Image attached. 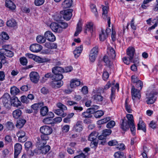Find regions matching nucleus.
<instances>
[{
	"mask_svg": "<svg viewBox=\"0 0 158 158\" xmlns=\"http://www.w3.org/2000/svg\"><path fill=\"white\" fill-rule=\"evenodd\" d=\"M98 135V132L94 131L91 133L89 136L88 139L91 141L90 146L92 148H95L97 146L98 142L96 141V139Z\"/></svg>",
	"mask_w": 158,
	"mask_h": 158,
	"instance_id": "f257e3e1",
	"label": "nucleus"
},
{
	"mask_svg": "<svg viewBox=\"0 0 158 158\" xmlns=\"http://www.w3.org/2000/svg\"><path fill=\"white\" fill-rule=\"evenodd\" d=\"M73 11V10L72 9L61 11L60 12V17L56 20L57 21L61 20L62 17L63 16L64 19L66 20H69L72 15V12Z\"/></svg>",
	"mask_w": 158,
	"mask_h": 158,
	"instance_id": "f03ea898",
	"label": "nucleus"
},
{
	"mask_svg": "<svg viewBox=\"0 0 158 158\" xmlns=\"http://www.w3.org/2000/svg\"><path fill=\"white\" fill-rule=\"evenodd\" d=\"M2 104L6 108H10L12 105L11 98L8 94H5L1 98Z\"/></svg>",
	"mask_w": 158,
	"mask_h": 158,
	"instance_id": "7ed1b4c3",
	"label": "nucleus"
},
{
	"mask_svg": "<svg viewBox=\"0 0 158 158\" xmlns=\"http://www.w3.org/2000/svg\"><path fill=\"white\" fill-rule=\"evenodd\" d=\"M104 92L103 88L99 89L96 91L94 92L93 93V95L92 97V98L97 102L102 101L103 100V98L101 95V93H103Z\"/></svg>",
	"mask_w": 158,
	"mask_h": 158,
	"instance_id": "20e7f679",
	"label": "nucleus"
},
{
	"mask_svg": "<svg viewBox=\"0 0 158 158\" xmlns=\"http://www.w3.org/2000/svg\"><path fill=\"white\" fill-rule=\"evenodd\" d=\"M132 98L134 102L140 99L141 94L140 90L135 88L134 86H132L131 89Z\"/></svg>",
	"mask_w": 158,
	"mask_h": 158,
	"instance_id": "39448f33",
	"label": "nucleus"
},
{
	"mask_svg": "<svg viewBox=\"0 0 158 158\" xmlns=\"http://www.w3.org/2000/svg\"><path fill=\"white\" fill-rule=\"evenodd\" d=\"M57 106L60 109L54 110V112L58 115L62 116L63 117L65 116L66 114L64 113V110H66L67 108L66 106L61 103H58L57 104Z\"/></svg>",
	"mask_w": 158,
	"mask_h": 158,
	"instance_id": "423d86ee",
	"label": "nucleus"
},
{
	"mask_svg": "<svg viewBox=\"0 0 158 158\" xmlns=\"http://www.w3.org/2000/svg\"><path fill=\"white\" fill-rule=\"evenodd\" d=\"M157 93L156 91H152L149 94H146V98L148 99L146 102L148 104H152L154 103L155 101V99L153 98L154 96L156 95Z\"/></svg>",
	"mask_w": 158,
	"mask_h": 158,
	"instance_id": "0eeeda50",
	"label": "nucleus"
},
{
	"mask_svg": "<svg viewBox=\"0 0 158 158\" xmlns=\"http://www.w3.org/2000/svg\"><path fill=\"white\" fill-rule=\"evenodd\" d=\"M40 131L42 134L49 135L52 132V129L50 127L45 125L41 127Z\"/></svg>",
	"mask_w": 158,
	"mask_h": 158,
	"instance_id": "6e6552de",
	"label": "nucleus"
},
{
	"mask_svg": "<svg viewBox=\"0 0 158 158\" xmlns=\"http://www.w3.org/2000/svg\"><path fill=\"white\" fill-rule=\"evenodd\" d=\"M108 8L106 6H104L102 8L103 13L102 14V17L105 20H107L109 27H110V18L109 16L107 15Z\"/></svg>",
	"mask_w": 158,
	"mask_h": 158,
	"instance_id": "1a4fd4ad",
	"label": "nucleus"
},
{
	"mask_svg": "<svg viewBox=\"0 0 158 158\" xmlns=\"http://www.w3.org/2000/svg\"><path fill=\"white\" fill-rule=\"evenodd\" d=\"M30 77L31 81L33 82L36 83L39 81L40 76L36 72H32L30 74Z\"/></svg>",
	"mask_w": 158,
	"mask_h": 158,
	"instance_id": "9d476101",
	"label": "nucleus"
},
{
	"mask_svg": "<svg viewBox=\"0 0 158 158\" xmlns=\"http://www.w3.org/2000/svg\"><path fill=\"white\" fill-rule=\"evenodd\" d=\"M135 50V48L133 47H129L127 50V58L131 61L134 58Z\"/></svg>",
	"mask_w": 158,
	"mask_h": 158,
	"instance_id": "9b49d317",
	"label": "nucleus"
},
{
	"mask_svg": "<svg viewBox=\"0 0 158 158\" xmlns=\"http://www.w3.org/2000/svg\"><path fill=\"white\" fill-rule=\"evenodd\" d=\"M46 39L49 41L53 42L56 40V37L50 31H46L44 34Z\"/></svg>",
	"mask_w": 158,
	"mask_h": 158,
	"instance_id": "f8f14e48",
	"label": "nucleus"
},
{
	"mask_svg": "<svg viewBox=\"0 0 158 158\" xmlns=\"http://www.w3.org/2000/svg\"><path fill=\"white\" fill-rule=\"evenodd\" d=\"M42 46L38 44H34L30 46V50L34 52H37L40 51L42 49Z\"/></svg>",
	"mask_w": 158,
	"mask_h": 158,
	"instance_id": "ddd939ff",
	"label": "nucleus"
},
{
	"mask_svg": "<svg viewBox=\"0 0 158 158\" xmlns=\"http://www.w3.org/2000/svg\"><path fill=\"white\" fill-rule=\"evenodd\" d=\"M82 122L81 121L77 122L76 124L74 126L73 130L76 132H80L83 129Z\"/></svg>",
	"mask_w": 158,
	"mask_h": 158,
	"instance_id": "4468645a",
	"label": "nucleus"
},
{
	"mask_svg": "<svg viewBox=\"0 0 158 158\" xmlns=\"http://www.w3.org/2000/svg\"><path fill=\"white\" fill-rule=\"evenodd\" d=\"M52 30L55 32L60 33L62 31V29L57 23H53L50 25Z\"/></svg>",
	"mask_w": 158,
	"mask_h": 158,
	"instance_id": "2eb2a0df",
	"label": "nucleus"
},
{
	"mask_svg": "<svg viewBox=\"0 0 158 158\" xmlns=\"http://www.w3.org/2000/svg\"><path fill=\"white\" fill-rule=\"evenodd\" d=\"M22 148V145L19 143H17L15 145L14 158H17L21 152Z\"/></svg>",
	"mask_w": 158,
	"mask_h": 158,
	"instance_id": "dca6fc26",
	"label": "nucleus"
},
{
	"mask_svg": "<svg viewBox=\"0 0 158 158\" xmlns=\"http://www.w3.org/2000/svg\"><path fill=\"white\" fill-rule=\"evenodd\" d=\"M63 84V82L61 81L53 80L50 83V85L53 88H60Z\"/></svg>",
	"mask_w": 158,
	"mask_h": 158,
	"instance_id": "f3484780",
	"label": "nucleus"
},
{
	"mask_svg": "<svg viewBox=\"0 0 158 158\" xmlns=\"http://www.w3.org/2000/svg\"><path fill=\"white\" fill-rule=\"evenodd\" d=\"M48 135L43 134L41 135H40L41 139H40V138L38 139V143L39 144H43V145L45 144L46 143V141L49 139Z\"/></svg>",
	"mask_w": 158,
	"mask_h": 158,
	"instance_id": "a211bd4d",
	"label": "nucleus"
},
{
	"mask_svg": "<svg viewBox=\"0 0 158 158\" xmlns=\"http://www.w3.org/2000/svg\"><path fill=\"white\" fill-rule=\"evenodd\" d=\"M11 103L12 105L18 107L21 106V103L16 97H13L11 98Z\"/></svg>",
	"mask_w": 158,
	"mask_h": 158,
	"instance_id": "6ab92c4d",
	"label": "nucleus"
},
{
	"mask_svg": "<svg viewBox=\"0 0 158 158\" xmlns=\"http://www.w3.org/2000/svg\"><path fill=\"white\" fill-rule=\"evenodd\" d=\"M72 0H65L61 4L62 7L64 9L70 8L72 5Z\"/></svg>",
	"mask_w": 158,
	"mask_h": 158,
	"instance_id": "aec40b11",
	"label": "nucleus"
},
{
	"mask_svg": "<svg viewBox=\"0 0 158 158\" xmlns=\"http://www.w3.org/2000/svg\"><path fill=\"white\" fill-rule=\"evenodd\" d=\"M137 129L138 130H142L145 132H146V130L145 125L141 118H139V123L138 124Z\"/></svg>",
	"mask_w": 158,
	"mask_h": 158,
	"instance_id": "412c9836",
	"label": "nucleus"
},
{
	"mask_svg": "<svg viewBox=\"0 0 158 158\" xmlns=\"http://www.w3.org/2000/svg\"><path fill=\"white\" fill-rule=\"evenodd\" d=\"M82 49L83 46L82 45H80L76 48L73 51V54L75 58H77L80 56Z\"/></svg>",
	"mask_w": 158,
	"mask_h": 158,
	"instance_id": "4be33fe9",
	"label": "nucleus"
},
{
	"mask_svg": "<svg viewBox=\"0 0 158 158\" xmlns=\"http://www.w3.org/2000/svg\"><path fill=\"white\" fill-rule=\"evenodd\" d=\"M80 81L78 79H72L70 82V86L71 88H74L79 86L80 84Z\"/></svg>",
	"mask_w": 158,
	"mask_h": 158,
	"instance_id": "5701e85b",
	"label": "nucleus"
},
{
	"mask_svg": "<svg viewBox=\"0 0 158 158\" xmlns=\"http://www.w3.org/2000/svg\"><path fill=\"white\" fill-rule=\"evenodd\" d=\"M103 60L106 64V65L110 68L112 69L113 68V64L110 59H109L108 57L106 56H105L103 57Z\"/></svg>",
	"mask_w": 158,
	"mask_h": 158,
	"instance_id": "b1692460",
	"label": "nucleus"
},
{
	"mask_svg": "<svg viewBox=\"0 0 158 158\" xmlns=\"http://www.w3.org/2000/svg\"><path fill=\"white\" fill-rule=\"evenodd\" d=\"M6 6L11 10H14L16 8L15 5L10 0H6Z\"/></svg>",
	"mask_w": 158,
	"mask_h": 158,
	"instance_id": "393cba45",
	"label": "nucleus"
},
{
	"mask_svg": "<svg viewBox=\"0 0 158 158\" xmlns=\"http://www.w3.org/2000/svg\"><path fill=\"white\" fill-rule=\"evenodd\" d=\"M108 55L110 59H114L116 56L115 53L114 49L111 48L109 47L107 52Z\"/></svg>",
	"mask_w": 158,
	"mask_h": 158,
	"instance_id": "a878e982",
	"label": "nucleus"
},
{
	"mask_svg": "<svg viewBox=\"0 0 158 158\" xmlns=\"http://www.w3.org/2000/svg\"><path fill=\"white\" fill-rule=\"evenodd\" d=\"M9 38V36L6 32H2V37L0 38V44H2L5 42V40H8Z\"/></svg>",
	"mask_w": 158,
	"mask_h": 158,
	"instance_id": "bb28decb",
	"label": "nucleus"
},
{
	"mask_svg": "<svg viewBox=\"0 0 158 158\" xmlns=\"http://www.w3.org/2000/svg\"><path fill=\"white\" fill-rule=\"evenodd\" d=\"M52 73L54 74L61 73L64 72V69L60 67H55L52 69Z\"/></svg>",
	"mask_w": 158,
	"mask_h": 158,
	"instance_id": "cd10ccee",
	"label": "nucleus"
},
{
	"mask_svg": "<svg viewBox=\"0 0 158 158\" xmlns=\"http://www.w3.org/2000/svg\"><path fill=\"white\" fill-rule=\"evenodd\" d=\"M26 122V121L25 119H19L17 121L16 126L17 128H21L23 127Z\"/></svg>",
	"mask_w": 158,
	"mask_h": 158,
	"instance_id": "c85d7f7f",
	"label": "nucleus"
},
{
	"mask_svg": "<svg viewBox=\"0 0 158 158\" xmlns=\"http://www.w3.org/2000/svg\"><path fill=\"white\" fill-rule=\"evenodd\" d=\"M93 24L92 23H88L86 26L85 33H87V31H89L91 33L93 31Z\"/></svg>",
	"mask_w": 158,
	"mask_h": 158,
	"instance_id": "c756f323",
	"label": "nucleus"
},
{
	"mask_svg": "<svg viewBox=\"0 0 158 158\" xmlns=\"http://www.w3.org/2000/svg\"><path fill=\"white\" fill-rule=\"evenodd\" d=\"M21 110L19 109H17L13 112V116L15 118L18 119L21 116Z\"/></svg>",
	"mask_w": 158,
	"mask_h": 158,
	"instance_id": "7c9ffc66",
	"label": "nucleus"
},
{
	"mask_svg": "<svg viewBox=\"0 0 158 158\" xmlns=\"http://www.w3.org/2000/svg\"><path fill=\"white\" fill-rule=\"evenodd\" d=\"M125 105L126 110L129 113H131L132 112V110L130 105L129 104V99L128 98H127L126 99Z\"/></svg>",
	"mask_w": 158,
	"mask_h": 158,
	"instance_id": "2f4dec72",
	"label": "nucleus"
},
{
	"mask_svg": "<svg viewBox=\"0 0 158 158\" xmlns=\"http://www.w3.org/2000/svg\"><path fill=\"white\" fill-rule=\"evenodd\" d=\"M44 105V103L43 102H40L34 104L31 106V107L34 110H37L38 109L43 106Z\"/></svg>",
	"mask_w": 158,
	"mask_h": 158,
	"instance_id": "473e14b6",
	"label": "nucleus"
},
{
	"mask_svg": "<svg viewBox=\"0 0 158 158\" xmlns=\"http://www.w3.org/2000/svg\"><path fill=\"white\" fill-rule=\"evenodd\" d=\"M108 37L107 34H106L103 29H102L101 32L99 34V39L101 41H104Z\"/></svg>",
	"mask_w": 158,
	"mask_h": 158,
	"instance_id": "72a5a7b5",
	"label": "nucleus"
},
{
	"mask_svg": "<svg viewBox=\"0 0 158 158\" xmlns=\"http://www.w3.org/2000/svg\"><path fill=\"white\" fill-rule=\"evenodd\" d=\"M6 25L8 27H14L16 25L17 23L14 19H12L7 22Z\"/></svg>",
	"mask_w": 158,
	"mask_h": 158,
	"instance_id": "f704fd0d",
	"label": "nucleus"
},
{
	"mask_svg": "<svg viewBox=\"0 0 158 158\" xmlns=\"http://www.w3.org/2000/svg\"><path fill=\"white\" fill-rule=\"evenodd\" d=\"M5 126L6 129L10 131L12 130L14 128V125L13 123L11 122H7L5 124Z\"/></svg>",
	"mask_w": 158,
	"mask_h": 158,
	"instance_id": "c9c22d12",
	"label": "nucleus"
},
{
	"mask_svg": "<svg viewBox=\"0 0 158 158\" xmlns=\"http://www.w3.org/2000/svg\"><path fill=\"white\" fill-rule=\"evenodd\" d=\"M129 124L128 123L125 122L124 120H123V122L121 124V128L124 131H126L129 129Z\"/></svg>",
	"mask_w": 158,
	"mask_h": 158,
	"instance_id": "e433bc0d",
	"label": "nucleus"
},
{
	"mask_svg": "<svg viewBox=\"0 0 158 158\" xmlns=\"http://www.w3.org/2000/svg\"><path fill=\"white\" fill-rule=\"evenodd\" d=\"M19 92V90L15 86H13L10 89V93L13 95H16Z\"/></svg>",
	"mask_w": 158,
	"mask_h": 158,
	"instance_id": "4c0bfd02",
	"label": "nucleus"
},
{
	"mask_svg": "<svg viewBox=\"0 0 158 158\" xmlns=\"http://www.w3.org/2000/svg\"><path fill=\"white\" fill-rule=\"evenodd\" d=\"M115 158H126L124 153L118 151L116 152L114 155Z\"/></svg>",
	"mask_w": 158,
	"mask_h": 158,
	"instance_id": "58836bf2",
	"label": "nucleus"
},
{
	"mask_svg": "<svg viewBox=\"0 0 158 158\" xmlns=\"http://www.w3.org/2000/svg\"><path fill=\"white\" fill-rule=\"evenodd\" d=\"M82 30L81 23L79 22L77 24L76 31L74 33V36H77Z\"/></svg>",
	"mask_w": 158,
	"mask_h": 158,
	"instance_id": "ea45409f",
	"label": "nucleus"
},
{
	"mask_svg": "<svg viewBox=\"0 0 158 158\" xmlns=\"http://www.w3.org/2000/svg\"><path fill=\"white\" fill-rule=\"evenodd\" d=\"M36 39L37 42L40 44L44 43L46 40L45 37L41 35H38Z\"/></svg>",
	"mask_w": 158,
	"mask_h": 158,
	"instance_id": "a19ab883",
	"label": "nucleus"
},
{
	"mask_svg": "<svg viewBox=\"0 0 158 158\" xmlns=\"http://www.w3.org/2000/svg\"><path fill=\"white\" fill-rule=\"evenodd\" d=\"M110 119L111 118L110 117H107L104 119L98 121L97 122V123L99 125L103 124L106 123L110 121Z\"/></svg>",
	"mask_w": 158,
	"mask_h": 158,
	"instance_id": "79ce46f5",
	"label": "nucleus"
},
{
	"mask_svg": "<svg viewBox=\"0 0 158 158\" xmlns=\"http://www.w3.org/2000/svg\"><path fill=\"white\" fill-rule=\"evenodd\" d=\"M63 75L61 73L54 74L53 76V80H56L57 81H60V80L63 79Z\"/></svg>",
	"mask_w": 158,
	"mask_h": 158,
	"instance_id": "37998d69",
	"label": "nucleus"
},
{
	"mask_svg": "<svg viewBox=\"0 0 158 158\" xmlns=\"http://www.w3.org/2000/svg\"><path fill=\"white\" fill-rule=\"evenodd\" d=\"M126 116L128 119L127 123L129 124L134 123L133 116L132 114H128Z\"/></svg>",
	"mask_w": 158,
	"mask_h": 158,
	"instance_id": "c03bdc74",
	"label": "nucleus"
},
{
	"mask_svg": "<svg viewBox=\"0 0 158 158\" xmlns=\"http://www.w3.org/2000/svg\"><path fill=\"white\" fill-rule=\"evenodd\" d=\"M50 149V146L48 145L44 146L41 149V150L43 154H45L48 152Z\"/></svg>",
	"mask_w": 158,
	"mask_h": 158,
	"instance_id": "a18cd8bd",
	"label": "nucleus"
},
{
	"mask_svg": "<svg viewBox=\"0 0 158 158\" xmlns=\"http://www.w3.org/2000/svg\"><path fill=\"white\" fill-rule=\"evenodd\" d=\"M3 51L4 52L3 54L5 56H6L9 57H11L14 55L13 52L10 50L7 51L4 50Z\"/></svg>",
	"mask_w": 158,
	"mask_h": 158,
	"instance_id": "49530a36",
	"label": "nucleus"
},
{
	"mask_svg": "<svg viewBox=\"0 0 158 158\" xmlns=\"http://www.w3.org/2000/svg\"><path fill=\"white\" fill-rule=\"evenodd\" d=\"M48 111V108L46 106L42 107L40 109V114L43 116L46 115Z\"/></svg>",
	"mask_w": 158,
	"mask_h": 158,
	"instance_id": "de8ad7c7",
	"label": "nucleus"
},
{
	"mask_svg": "<svg viewBox=\"0 0 158 158\" xmlns=\"http://www.w3.org/2000/svg\"><path fill=\"white\" fill-rule=\"evenodd\" d=\"M45 46L49 49H53L56 48V45L54 44L49 42L46 43L45 44Z\"/></svg>",
	"mask_w": 158,
	"mask_h": 158,
	"instance_id": "09e8293b",
	"label": "nucleus"
},
{
	"mask_svg": "<svg viewBox=\"0 0 158 158\" xmlns=\"http://www.w3.org/2000/svg\"><path fill=\"white\" fill-rule=\"evenodd\" d=\"M77 152L79 154L74 157L73 158H86L85 155L81 151H77Z\"/></svg>",
	"mask_w": 158,
	"mask_h": 158,
	"instance_id": "8fccbe9b",
	"label": "nucleus"
},
{
	"mask_svg": "<svg viewBox=\"0 0 158 158\" xmlns=\"http://www.w3.org/2000/svg\"><path fill=\"white\" fill-rule=\"evenodd\" d=\"M104 114V112L102 110H97L94 114V116L96 118H99Z\"/></svg>",
	"mask_w": 158,
	"mask_h": 158,
	"instance_id": "3c124183",
	"label": "nucleus"
},
{
	"mask_svg": "<svg viewBox=\"0 0 158 158\" xmlns=\"http://www.w3.org/2000/svg\"><path fill=\"white\" fill-rule=\"evenodd\" d=\"M98 52V47L96 46L94 47L90 51V53L97 55Z\"/></svg>",
	"mask_w": 158,
	"mask_h": 158,
	"instance_id": "603ef678",
	"label": "nucleus"
},
{
	"mask_svg": "<svg viewBox=\"0 0 158 158\" xmlns=\"http://www.w3.org/2000/svg\"><path fill=\"white\" fill-rule=\"evenodd\" d=\"M88 111L89 110H87L86 112H85L82 113V115L83 117L85 118L91 117L92 115H90L89 112V111Z\"/></svg>",
	"mask_w": 158,
	"mask_h": 158,
	"instance_id": "864d4df0",
	"label": "nucleus"
},
{
	"mask_svg": "<svg viewBox=\"0 0 158 158\" xmlns=\"http://www.w3.org/2000/svg\"><path fill=\"white\" fill-rule=\"evenodd\" d=\"M115 89L113 88H112L111 89V94L110 96V99L111 102H113V100L115 99Z\"/></svg>",
	"mask_w": 158,
	"mask_h": 158,
	"instance_id": "5fc2aeb1",
	"label": "nucleus"
},
{
	"mask_svg": "<svg viewBox=\"0 0 158 158\" xmlns=\"http://www.w3.org/2000/svg\"><path fill=\"white\" fill-rule=\"evenodd\" d=\"M111 130L110 129H105L103 130L102 131V133L103 135L106 137L111 134Z\"/></svg>",
	"mask_w": 158,
	"mask_h": 158,
	"instance_id": "6e6d98bb",
	"label": "nucleus"
},
{
	"mask_svg": "<svg viewBox=\"0 0 158 158\" xmlns=\"http://www.w3.org/2000/svg\"><path fill=\"white\" fill-rule=\"evenodd\" d=\"M17 136L18 138L26 136V133L25 131L20 130L17 133Z\"/></svg>",
	"mask_w": 158,
	"mask_h": 158,
	"instance_id": "4d7b16f0",
	"label": "nucleus"
},
{
	"mask_svg": "<svg viewBox=\"0 0 158 158\" xmlns=\"http://www.w3.org/2000/svg\"><path fill=\"white\" fill-rule=\"evenodd\" d=\"M115 122L114 121L112 120L107 124L106 127L108 128H111L115 126Z\"/></svg>",
	"mask_w": 158,
	"mask_h": 158,
	"instance_id": "13d9d810",
	"label": "nucleus"
},
{
	"mask_svg": "<svg viewBox=\"0 0 158 158\" xmlns=\"http://www.w3.org/2000/svg\"><path fill=\"white\" fill-rule=\"evenodd\" d=\"M129 127L130 128L131 131L133 135L135 134V126L134 123L129 124Z\"/></svg>",
	"mask_w": 158,
	"mask_h": 158,
	"instance_id": "bf43d9fd",
	"label": "nucleus"
},
{
	"mask_svg": "<svg viewBox=\"0 0 158 158\" xmlns=\"http://www.w3.org/2000/svg\"><path fill=\"white\" fill-rule=\"evenodd\" d=\"M90 7L92 11L94 13L96 17H97L98 16V12L96 6L94 4H92L91 5Z\"/></svg>",
	"mask_w": 158,
	"mask_h": 158,
	"instance_id": "052dcab7",
	"label": "nucleus"
},
{
	"mask_svg": "<svg viewBox=\"0 0 158 158\" xmlns=\"http://www.w3.org/2000/svg\"><path fill=\"white\" fill-rule=\"evenodd\" d=\"M112 28L111 39L113 41H114L116 40V33L114 29Z\"/></svg>",
	"mask_w": 158,
	"mask_h": 158,
	"instance_id": "680f3d73",
	"label": "nucleus"
},
{
	"mask_svg": "<svg viewBox=\"0 0 158 158\" xmlns=\"http://www.w3.org/2000/svg\"><path fill=\"white\" fill-rule=\"evenodd\" d=\"M21 64L23 65H26L27 63V59L25 57H22L20 59Z\"/></svg>",
	"mask_w": 158,
	"mask_h": 158,
	"instance_id": "e2e57ef3",
	"label": "nucleus"
},
{
	"mask_svg": "<svg viewBox=\"0 0 158 158\" xmlns=\"http://www.w3.org/2000/svg\"><path fill=\"white\" fill-rule=\"evenodd\" d=\"M97 55L89 53V59L91 62H94L95 60Z\"/></svg>",
	"mask_w": 158,
	"mask_h": 158,
	"instance_id": "0e129e2a",
	"label": "nucleus"
},
{
	"mask_svg": "<svg viewBox=\"0 0 158 158\" xmlns=\"http://www.w3.org/2000/svg\"><path fill=\"white\" fill-rule=\"evenodd\" d=\"M21 101L24 103H27L29 102V100H28L27 97L25 96H23L21 97Z\"/></svg>",
	"mask_w": 158,
	"mask_h": 158,
	"instance_id": "69168bd1",
	"label": "nucleus"
},
{
	"mask_svg": "<svg viewBox=\"0 0 158 158\" xmlns=\"http://www.w3.org/2000/svg\"><path fill=\"white\" fill-rule=\"evenodd\" d=\"M136 83V87L138 89H139L140 88V90H141L143 86V83L142 82L139 80Z\"/></svg>",
	"mask_w": 158,
	"mask_h": 158,
	"instance_id": "338daca9",
	"label": "nucleus"
},
{
	"mask_svg": "<svg viewBox=\"0 0 158 158\" xmlns=\"http://www.w3.org/2000/svg\"><path fill=\"white\" fill-rule=\"evenodd\" d=\"M24 145L25 149L26 150H28L30 148H31L32 146V143L31 142L27 141L25 143Z\"/></svg>",
	"mask_w": 158,
	"mask_h": 158,
	"instance_id": "774afa93",
	"label": "nucleus"
}]
</instances>
